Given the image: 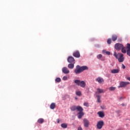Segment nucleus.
Returning a JSON list of instances; mask_svg holds the SVG:
<instances>
[{
    "instance_id": "f257e3e1",
    "label": "nucleus",
    "mask_w": 130,
    "mask_h": 130,
    "mask_svg": "<svg viewBox=\"0 0 130 130\" xmlns=\"http://www.w3.org/2000/svg\"><path fill=\"white\" fill-rule=\"evenodd\" d=\"M86 70H88V67L87 66H82L81 67L79 65L76 66V69L74 70V73L76 75H79V74H81L84 71H86Z\"/></svg>"
},
{
    "instance_id": "f03ea898",
    "label": "nucleus",
    "mask_w": 130,
    "mask_h": 130,
    "mask_svg": "<svg viewBox=\"0 0 130 130\" xmlns=\"http://www.w3.org/2000/svg\"><path fill=\"white\" fill-rule=\"evenodd\" d=\"M114 56L117 59H118L119 62H123L124 61V57H123V54L122 53H116V52L114 53Z\"/></svg>"
},
{
    "instance_id": "7ed1b4c3",
    "label": "nucleus",
    "mask_w": 130,
    "mask_h": 130,
    "mask_svg": "<svg viewBox=\"0 0 130 130\" xmlns=\"http://www.w3.org/2000/svg\"><path fill=\"white\" fill-rule=\"evenodd\" d=\"M74 83L82 88H85L86 87V83L84 81H81L80 80H76L74 81Z\"/></svg>"
},
{
    "instance_id": "20e7f679",
    "label": "nucleus",
    "mask_w": 130,
    "mask_h": 130,
    "mask_svg": "<svg viewBox=\"0 0 130 130\" xmlns=\"http://www.w3.org/2000/svg\"><path fill=\"white\" fill-rule=\"evenodd\" d=\"M70 109L71 111H75L77 110V111L81 110L82 109V107L78 106H73L70 108Z\"/></svg>"
},
{
    "instance_id": "39448f33",
    "label": "nucleus",
    "mask_w": 130,
    "mask_h": 130,
    "mask_svg": "<svg viewBox=\"0 0 130 130\" xmlns=\"http://www.w3.org/2000/svg\"><path fill=\"white\" fill-rule=\"evenodd\" d=\"M127 85H129V82L121 81L120 82V86H119V88H123L124 87H126Z\"/></svg>"
},
{
    "instance_id": "423d86ee",
    "label": "nucleus",
    "mask_w": 130,
    "mask_h": 130,
    "mask_svg": "<svg viewBox=\"0 0 130 130\" xmlns=\"http://www.w3.org/2000/svg\"><path fill=\"white\" fill-rule=\"evenodd\" d=\"M84 109L81 107L80 110L78 111L79 112L78 113V118L81 119L84 116V112H83Z\"/></svg>"
},
{
    "instance_id": "0eeeda50",
    "label": "nucleus",
    "mask_w": 130,
    "mask_h": 130,
    "mask_svg": "<svg viewBox=\"0 0 130 130\" xmlns=\"http://www.w3.org/2000/svg\"><path fill=\"white\" fill-rule=\"evenodd\" d=\"M123 46V45L122 44L120 43H117L115 45V49H116V50L119 51V50H120V49H121Z\"/></svg>"
},
{
    "instance_id": "6e6552de",
    "label": "nucleus",
    "mask_w": 130,
    "mask_h": 130,
    "mask_svg": "<svg viewBox=\"0 0 130 130\" xmlns=\"http://www.w3.org/2000/svg\"><path fill=\"white\" fill-rule=\"evenodd\" d=\"M103 125H104V122L103 121H99L97 123V127L99 129H101Z\"/></svg>"
},
{
    "instance_id": "1a4fd4ad",
    "label": "nucleus",
    "mask_w": 130,
    "mask_h": 130,
    "mask_svg": "<svg viewBox=\"0 0 130 130\" xmlns=\"http://www.w3.org/2000/svg\"><path fill=\"white\" fill-rule=\"evenodd\" d=\"M74 57H76L77 58H79V57H81V54H80V52L79 51H76L73 53V54Z\"/></svg>"
},
{
    "instance_id": "9d476101",
    "label": "nucleus",
    "mask_w": 130,
    "mask_h": 130,
    "mask_svg": "<svg viewBox=\"0 0 130 130\" xmlns=\"http://www.w3.org/2000/svg\"><path fill=\"white\" fill-rule=\"evenodd\" d=\"M68 62H70V63H75V58H74V57L72 56H69L68 57Z\"/></svg>"
},
{
    "instance_id": "9b49d317",
    "label": "nucleus",
    "mask_w": 130,
    "mask_h": 130,
    "mask_svg": "<svg viewBox=\"0 0 130 130\" xmlns=\"http://www.w3.org/2000/svg\"><path fill=\"white\" fill-rule=\"evenodd\" d=\"M83 123L85 127H88L89 124H90V122L88 120H87V119H83Z\"/></svg>"
},
{
    "instance_id": "f8f14e48",
    "label": "nucleus",
    "mask_w": 130,
    "mask_h": 130,
    "mask_svg": "<svg viewBox=\"0 0 130 130\" xmlns=\"http://www.w3.org/2000/svg\"><path fill=\"white\" fill-rule=\"evenodd\" d=\"M95 80L96 82H98L99 84H103V83H104V79L101 77L97 78Z\"/></svg>"
},
{
    "instance_id": "ddd939ff",
    "label": "nucleus",
    "mask_w": 130,
    "mask_h": 130,
    "mask_svg": "<svg viewBox=\"0 0 130 130\" xmlns=\"http://www.w3.org/2000/svg\"><path fill=\"white\" fill-rule=\"evenodd\" d=\"M62 72L63 74H70V70L67 68V67H64L62 69Z\"/></svg>"
},
{
    "instance_id": "4468645a",
    "label": "nucleus",
    "mask_w": 130,
    "mask_h": 130,
    "mask_svg": "<svg viewBox=\"0 0 130 130\" xmlns=\"http://www.w3.org/2000/svg\"><path fill=\"white\" fill-rule=\"evenodd\" d=\"M105 91H104V90H103V89L101 88H98L97 89V91H96V94H101L102 93H105Z\"/></svg>"
},
{
    "instance_id": "2eb2a0df",
    "label": "nucleus",
    "mask_w": 130,
    "mask_h": 130,
    "mask_svg": "<svg viewBox=\"0 0 130 130\" xmlns=\"http://www.w3.org/2000/svg\"><path fill=\"white\" fill-rule=\"evenodd\" d=\"M127 54L129 56H130V44L127 43Z\"/></svg>"
},
{
    "instance_id": "dca6fc26",
    "label": "nucleus",
    "mask_w": 130,
    "mask_h": 130,
    "mask_svg": "<svg viewBox=\"0 0 130 130\" xmlns=\"http://www.w3.org/2000/svg\"><path fill=\"white\" fill-rule=\"evenodd\" d=\"M112 74H118L119 73V70L118 69H113L111 71Z\"/></svg>"
},
{
    "instance_id": "f3484780",
    "label": "nucleus",
    "mask_w": 130,
    "mask_h": 130,
    "mask_svg": "<svg viewBox=\"0 0 130 130\" xmlns=\"http://www.w3.org/2000/svg\"><path fill=\"white\" fill-rule=\"evenodd\" d=\"M75 67V63H71L68 64V68L69 69H71V70H73Z\"/></svg>"
},
{
    "instance_id": "a211bd4d",
    "label": "nucleus",
    "mask_w": 130,
    "mask_h": 130,
    "mask_svg": "<svg viewBox=\"0 0 130 130\" xmlns=\"http://www.w3.org/2000/svg\"><path fill=\"white\" fill-rule=\"evenodd\" d=\"M112 41H116L117 40V36L116 35H113L112 36Z\"/></svg>"
},
{
    "instance_id": "6ab92c4d",
    "label": "nucleus",
    "mask_w": 130,
    "mask_h": 130,
    "mask_svg": "<svg viewBox=\"0 0 130 130\" xmlns=\"http://www.w3.org/2000/svg\"><path fill=\"white\" fill-rule=\"evenodd\" d=\"M96 98H97V102H98V103H101V96L99 95H97Z\"/></svg>"
},
{
    "instance_id": "aec40b11",
    "label": "nucleus",
    "mask_w": 130,
    "mask_h": 130,
    "mask_svg": "<svg viewBox=\"0 0 130 130\" xmlns=\"http://www.w3.org/2000/svg\"><path fill=\"white\" fill-rule=\"evenodd\" d=\"M126 47H124L123 46L122 48L121 49V52L122 53H126Z\"/></svg>"
},
{
    "instance_id": "412c9836",
    "label": "nucleus",
    "mask_w": 130,
    "mask_h": 130,
    "mask_svg": "<svg viewBox=\"0 0 130 130\" xmlns=\"http://www.w3.org/2000/svg\"><path fill=\"white\" fill-rule=\"evenodd\" d=\"M55 106H56V105H55V103H52L50 106V108L51 109H54V108H55Z\"/></svg>"
},
{
    "instance_id": "4be33fe9",
    "label": "nucleus",
    "mask_w": 130,
    "mask_h": 130,
    "mask_svg": "<svg viewBox=\"0 0 130 130\" xmlns=\"http://www.w3.org/2000/svg\"><path fill=\"white\" fill-rule=\"evenodd\" d=\"M98 114L99 115L100 117H104L105 116L104 113L102 112H99Z\"/></svg>"
},
{
    "instance_id": "5701e85b",
    "label": "nucleus",
    "mask_w": 130,
    "mask_h": 130,
    "mask_svg": "<svg viewBox=\"0 0 130 130\" xmlns=\"http://www.w3.org/2000/svg\"><path fill=\"white\" fill-rule=\"evenodd\" d=\"M76 94L77 96H79V97H81V96H82V92H81V91H76Z\"/></svg>"
},
{
    "instance_id": "b1692460",
    "label": "nucleus",
    "mask_w": 130,
    "mask_h": 130,
    "mask_svg": "<svg viewBox=\"0 0 130 130\" xmlns=\"http://www.w3.org/2000/svg\"><path fill=\"white\" fill-rule=\"evenodd\" d=\"M38 123H43L44 122V119L43 118H39L38 120Z\"/></svg>"
},
{
    "instance_id": "393cba45",
    "label": "nucleus",
    "mask_w": 130,
    "mask_h": 130,
    "mask_svg": "<svg viewBox=\"0 0 130 130\" xmlns=\"http://www.w3.org/2000/svg\"><path fill=\"white\" fill-rule=\"evenodd\" d=\"M61 126L63 127V128H67V127H68V124H67V123H62Z\"/></svg>"
},
{
    "instance_id": "a878e982",
    "label": "nucleus",
    "mask_w": 130,
    "mask_h": 130,
    "mask_svg": "<svg viewBox=\"0 0 130 130\" xmlns=\"http://www.w3.org/2000/svg\"><path fill=\"white\" fill-rule=\"evenodd\" d=\"M115 89H116V88L114 87H109V89L110 90V91H114V90H115Z\"/></svg>"
},
{
    "instance_id": "bb28decb",
    "label": "nucleus",
    "mask_w": 130,
    "mask_h": 130,
    "mask_svg": "<svg viewBox=\"0 0 130 130\" xmlns=\"http://www.w3.org/2000/svg\"><path fill=\"white\" fill-rule=\"evenodd\" d=\"M61 81V80L60 79V78H57L55 79V82H57V83H59V82H60Z\"/></svg>"
},
{
    "instance_id": "cd10ccee",
    "label": "nucleus",
    "mask_w": 130,
    "mask_h": 130,
    "mask_svg": "<svg viewBox=\"0 0 130 130\" xmlns=\"http://www.w3.org/2000/svg\"><path fill=\"white\" fill-rule=\"evenodd\" d=\"M107 42L108 44H111V39H108Z\"/></svg>"
},
{
    "instance_id": "c85d7f7f",
    "label": "nucleus",
    "mask_w": 130,
    "mask_h": 130,
    "mask_svg": "<svg viewBox=\"0 0 130 130\" xmlns=\"http://www.w3.org/2000/svg\"><path fill=\"white\" fill-rule=\"evenodd\" d=\"M83 105L86 107H89V103H84Z\"/></svg>"
},
{
    "instance_id": "c756f323",
    "label": "nucleus",
    "mask_w": 130,
    "mask_h": 130,
    "mask_svg": "<svg viewBox=\"0 0 130 130\" xmlns=\"http://www.w3.org/2000/svg\"><path fill=\"white\" fill-rule=\"evenodd\" d=\"M62 80H63V81H67V80H68V77H67V76H64V77H63V78H62Z\"/></svg>"
},
{
    "instance_id": "7c9ffc66",
    "label": "nucleus",
    "mask_w": 130,
    "mask_h": 130,
    "mask_svg": "<svg viewBox=\"0 0 130 130\" xmlns=\"http://www.w3.org/2000/svg\"><path fill=\"white\" fill-rule=\"evenodd\" d=\"M98 58L99 59L102 57V55L101 54H99V55L97 56Z\"/></svg>"
},
{
    "instance_id": "2f4dec72",
    "label": "nucleus",
    "mask_w": 130,
    "mask_h": 130,
    "mask_svg": "<svg viewBox=\"0 0 130 130\" xmlns=\"http://www.w3.org/2000/svg\"><path fill=\"white\" fill-rule=\"evenodd\" d=\"M106 54H107L108 55H110V52L109 51L106 52Z\"/></svg>"
},
{
    "instance_id": "473e14b6",
    "label": "nucleus",
    "mask_w": 130,
    "mask_h": 130,
    "mask_svg": "<svg viewBox=\"0 0 130 130\" xmlns=\"http://www.w3.org/2000/svg\"><path fill=\"white\" fill-rule=\"evenodd\" d=\"M122 69H125V66H124V64H122Z\"/></svg>"
},
{
    "instance_id": "72a5a7b5",
    "label": "nucleus",
    "mask_w": 130,
    "mask_h": 130,
    "mask_svg": "<svg viewBox=\"0 0 130 130\" xmlns=\"http://www.w3.org/2000/svg\"><path fill=\"white\" fill-rule=\"evenodd\" d=\"M102 109H105V106H101Z\"/></svg>"
},
{
    "instance_id": "f704fd0d",
    "label": "nucleus",
    "mask_w": 130,
    "mask_h": 130,
    "mask_svg": "<svg viewBox=\"0 0 130 130\" xmlns=\"http://www.w3.org/2000/svg\"><path fill=\"white\" fill-rule=\"evenodd\" d=\"M107 52L105 50H103V53H106Z\"/></svg>"
},
{
    "instance_id": "c9c22d12",
    "label": "nucleus",
    "mask_w": 130,
    "mask_h": 130,
    "mask_svg": "<svg viewBox=\"0 0 130 130\" xmlns=\"http://www.w3.org/2000/svg\"><path fill=\"white\" fill-rule=\"evenodd\" d=\"M122 99H123V96L120 97L119 100H122Z\"/></svg>"
},
{
    "instance_id": "e433bc0d",
    "label": "nucleus",
    "mask_w": 130,
    "mask_h": 130,
    "mask_svg": "<svg viewBox=\"0 0 130 130\" xmlns=\"http://www.w3.org/2000/svg\"><path fill=\"white\" fill-rule=\"evenodd\" d=\"M78 130H83V129H82L81 127H78Z\"/></svg>"
},
{
    "instance_id": "4c0bfd02",
    "label": "nucleus",
    "mask_w": 130,
    "mask_h": 130,
    "mask_svg": "<svg viewBox=\"0 0 130 130\" xmlns=\"http://www.w3.org/2000/svg\"><path fill=\"white\" fill-rule=\"evenodd\" d=\"M126 79H127V80H128V81H130V77H127Z\"/></svg>"
},
{
    "instance_id": "58836bf2",
    "label": "nucleus",
    "mask_w": 130,
    "mask_h": 130,
    "mask_svg": "<svg viewBox=\"0 0 130 130\" xmlns=\"http://www.w3.org/2000/svg\"><path fill=\"white\" fill-rule=\"evenodd\" d=\"M121 105H122V106H125V105H125L124 104H122Z\"/></svg>"
},
{
    "instance_id": "ea45409f",
    "label": "nucleus",
    "mask_w": 130,
    "mask_h": 130,
    "mask_svg": "<svg viewBox=\"0 0 130 130\" xmlns=\"http://www.w3.org/2000/svg\"><path fill=\"white\" fill-rule=\"evenodd\" d=\"M57 123H59V119H57Z\"/></svg>"
},
{
    "instance_id": "a19ab883",
    "label": "nucleus",
    "mask_w": 130,
    "mask_h": 130,
    "mask_svg": "<svg viewBox=\"0 0 130 130\" xmlns=\"http://www.w3.org/2000/svg\"><path fill=\"white\" fill-rule=\"evenodd\" d=\"M75 99H76V100H77V99H78V98H75Z\"/></svg>"
}]
</instances>
